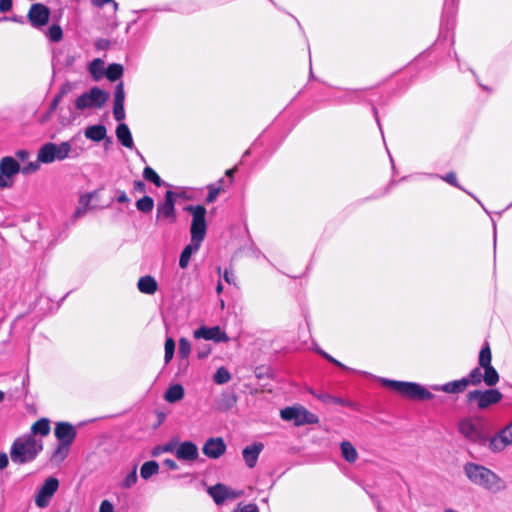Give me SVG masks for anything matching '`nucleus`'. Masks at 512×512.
<instances>
[{
  "label": "nucleus",
  "instance_id": "nucleus-1",
  "mask_svg": "<svg viewBox=\"0 0 512 512\" xmlns=\"http://www.w3.org/2000/svg\"><path fill=\"white\" fill-rule=\"evenodd\" d=\"M186 210L192 214V223L190 228L191 241L183 249L179 258V266L182 269H185L189 265L192 254L196 253L200 249L207 229L205 207L201 205L188 206L186 207Z\"/></svg>",
  "mask_w": 512,
  "mask_h": 512
},
{
  "label": "nucleus",
  "instance_id": "nucleus-2",
  "mask_svg": "<svg viewBox=\"0 0 512 512\" xmlns=\"http://www.w3.org/2000/svg\"><path fill=\"white\" fill-rule=\"evenodd\" d=\"M464 473L473 484L492 493H498L506 488L505 481L485 466L470 462L465 464Z\"/></svg>",
  "mask_w": 512,
  "mask_h": 512
},
{
  "label": "nucleus",
  "instance_id": "nucleus-3",
  "mask_svg": "<svg viewBox=\"0 0 512 512\" xmlns=\"http://www.w3.org/2000/svg\"><path fill=\"white\" fill-rule=\"evenodd\" d=\"M43 450V441L34 435H22L14 440L10 448V457L15 464L32 462Z\"/></svg>",
  "mask_w": 512,
  "mask_h": 512
},
{
  "label": "nucleus",
  "instance_id": "nucleus-4",
  "mask_svg": "<svg viewBox=\"0 0 512 512\" xmlns=\"http://www.w3.org/2000/svg\"><path fill=\"white\" fill-rule=\"evenodd\" d=\"M71 145L68 142L60 144L46 143L43 145L37 155V161L28 162L22 167V173L25 175L36 172L40 168V163H52L62 161L69 156Z\"/></svg>",
  "mask_w": 512,
  "mask_h": 512
},
{
  "label": "nucleus",
  "instance_id": "nucleus-5",
  "mask_svg": "<svg viewBox=\"0 0 512 512\" xmlns=\"http://www.w3.org/2000/svg\"><path fill=\"white\" fill-rule=\"evenodd\" d=\"M382 385L391 388L401 396L412 400H431L434 396L425 387L414 382H404L379 378Z\"/></svg>",
  "mask_w": 512,
  "mask_h": 512
},
{
  "label": "nucleus",
  "instance_id": "nucleus-6",
  "mask_svg": "<svg viewBox=\"0 0 512 512\" xmlns=\"http://www.w3.org/2000/svg\"><path fill=\"white\" fill-rule=\"evenodd\" d=\"M457 428L458 432L472 443L485 445L489 441L480 418H463L458 422Z\"/></svg>",
  "mask_w": 512,
  "mask_h": 512
},
{
  "label": "nucleus",
  "instance_id": "nucleus-7",
  "mask_svg": "<svg viewBox=\"0 0 512 512\" xmlns=\"http://www.w3.org/2000/svg\"><path fill=\"white\" fill-rule=\"evenodd\" d=\"M108 99V94L98 87L91 88L88 92L77 97L75 106L78 110L101 108Z\"/></svg>",
  "mask_w": 512,
  "mask_h": 512
},
{
  "label": "nucleus",
  "instance_id": "nucleus-8",
  "mask_svg": "<svg viewBox=\"0 0 512 512\" xmlns=\"http://www.w3.org/2000/svg\"><path fill=\"white\" fill-rule=\"evenodd\" d=\"M280 415L283 420L292 421L296 426L318 422L317 416L302 406L284 408L281 410Z\"/></svg>",
  "mask_w": 512,
  "mask_h": 512
},
{
  "label": "nucleus",
  "instance_id": "nucleus-9",
  "mask_svg": "<svg viewBox=\"0 0 512 512\" xmlns=\"http://www.w3.org/2000/svg\"><path fill=\"white\" fill-rule=\"evenodd\" d=\"M22 172L19 163L10 156L0 160V189L10 188L13 185L14 177Z\"/></svg>",
  "mask_w": 512,
  "mask_h": 512
},
{
  "label": "nucleus",
  "instance_id": "nucleus-10",
  "mask_svg": "<svg viewBox=\"0 0 512 512\" xmlns=\"http://www.w3.org/2000/svg\"><path fill=\"white\" fill-rule=\"evenodd\" d=\"M491 350L488 344H486L480 351L479 354V366L484 370L483 381L487 386H494L499 381V374L495 368L491 365Z\"/></svg>",
  "mask_w": 512,
  "mask_h": 512
},
{
  "label": "nucleus",
  "instance_id": "nucleus-11",
  "mask_svg": "<svg viewBox=\"0 0 512 512\" xmlns=\"http://www.w3.org/2000/svg\"><path fill=\"white\" fill-rule=\"evenodd\" d=\"M502 397L501 392L496 389L474 390L467 394L468 401L477 402L479 409H486L493 404H497L501 401Z\"/></svg>",
  "mask_w": 512,
  "mask_h": 512
},
{
  "label": "nucleus",
  "instance_id": "nucleus-12",
  "mask_svg": "<svg viewBox=\"0 0 512 512\" xmlns=\"http://www.w3.org/2000/svg\"><path fill=\"white\" fill-rule=\"evenodd\" d=\"M59 487V481L54 477L47 478L35 494V504L39 508L49 505Z\"/></svg>",
  "mask_w": 512,
  "mask_h": 512
},
{
  "label": "nucleus",
  "instance_id": "nucleus-13",
  "mask_svg": "<svg viewBox=\"0 0 512 512\" xmlns=\"http://www.w3.org/2000/svg\"><path fill=\"white\" fill-rule=\"evenodd\" d=\"M175 193L167 191L163 202L157 205L156 218L159 221H167L173 223L176 220V212L174 206Z\"/></svg>",
  "mask_w": 512,
  "mask_h": 512
},
{
  "label": "nucleus",
  "instance_id": "nucleus-14",
  "mask_svg": "<svg viewBox=\"0 0 512 512\" xmlns=\"http://www.w3.org/2000/svg\"><path fill=\"white\" fill-rule=\"evenodd\" d=\"M510 445H512V422L489 438L488 441V448L494 453L502 452Z\"/></svg>",
  "mask_w": 512,
  "mask_h": 512
},
{
  "label": "nucleus",
  "instance_id": "nucleus-15",
  "mask_svg": "<svg viewBox=\"0 0 512 512\" xmlns=\"http://www.w3.org/2000/svg\"><path fill=\"white\" fill-rule=\"evenodd\" d=\"M124 101V84L123 82H119L115 86L113 99V116L119 122L116 128H128V126L125 123H123V120L125 119Z\"/></svg>",
  "mask_w": 512,
  "mask_h": 512
},
{
  "label": "nucleus",
  "instance_id": "nucleus-16",
  "mask_svg": "<svg viewBox=\"0 0 512 512\" xmlns=\"http://www.w3.org/2000/svg\"><path fill=\"white\" fill-rule=\"evenodd\" d=\"M50 10L41 3H35L30 7L28 19L35 28L45 26L49 21Z\"/></svg>",
  "mask_w": 512,
  "mask_h": 512
},
{
  "label": "nucleus",
  "instance_id": "nucleus-17",
  "mask_svg": "<svg viewBox=\"0 0 512 512\" xmlns=\"http://www.w3.org/2000/svg\"><path fill=\"white\" fill-rule=\"evenodd\" d=\"M193 336L196 339L211 340L216 343L229 341V337L219 326L200 327L193 332Z\"/></svg>",
  "mask_w": 512,
  "mask_h": 512
},
{
  "label": "nucleus",
  "instance_id": "nucleus-18",
  "mask_svg": "<svg viewBox=\"0 0 512 512\" xmlns=\"http://www.w3.org/2000/svg\"><path fill=\"white\" fill-rule=\"evenodd\" d=\"M208 493L218 505L222 504L225 500L236 499L242 494L240 491L232 490L223 484H216L212 487H209Z\"/></svg>",
  "mask_w": 512,
  "mask_h": 512
},
{
  "label": "nucleus",
  "instance_id": "nucleus-19",
  "mask_svg": "<svg viewBox=\"0 0 512 512\" xmlns=\"http://www.w3.org/2000/svg\"><path fill=\"white\" fill-rule=\"evenodd\" d=\"M226 451V444L221 437H212L206 440L202 447L203 454L210 459L220 458Z\"/></svg>",
  "mask_w": 512,
  "mask_h": 512
},
{
  "label": "nucleus",
  "instance_id": "nucleus-20",
  "mask_svg": "<svg viewBox=\"0 0 512 512\" xmlns=\"http://www.w3.org/2000/svg\"><path fill=\"white\" fill-rule=\"evenodd\" d=\"M174 454L179 460L190 462L195 461L199 456L197 446L191 441H185L177 446L175 445Z\"/></svg>",
  "mask_w": 512,
  "mask_h": 512
},
{
  "label": "nucleus",
  "instance_id": "nucleus-21",
  "mask_svg": "<svg viewBox=\"0 0 512 512\" xmlns=\"http://www.w3.org/2000/svg\"><path fill=\"white\" fill-rule=\"evenodd\" d=\"M55 436L59 440V443H66L71 445L76 436V431L71 424L61 422L58 423L55 427Z\"/></svg>",
  "mask_w": 512,
  "mask_h": 512
},
{
  "label": "nucleus",
  "instance_id": "nucleus-22",
  "mask_svg": "<svg viewBox=\"0 0 512 512\" xmlns=\"http://www.w3.org/2000/svg\"><path fill=\"white\" fill-rule=\"evenodd\" d=\"M263 448H264V445L260 442H257L252 445L246 446L243 449V451H242L243 459L245 461V464L249 468L255 467L258 457H259L260 453L262 452Z\"/></svg>",
  "mask_w": 512,
  "mask_h": 512
},
{
  "label": "nucleus",
  "instance_id": "nucleus-23",
  "mask_svg": "<svg viewBox=\"0 0 512 512\" xmlns=\"http://www.w3.org/2000/svg\"><path fill=\"white\" fill-rule=\"evenodd\" d=\"M468 386V380L465 378L455 380L452 382L445 383L443 385H433L431 388L434 391H442L445 393H461L466 390Z\"/></svg>",
  "mask_w": 512,
  "mask_h": 512
},
{
  "label": "nucleus",
  "instance_id": "nucleus-24",
  "mask_svg": "<svg viewBox=\"0 0 512 512\" xmlns=\"http://www.w3.org/2000/svg\"><path fill=\"white\" fill-rule=\"evenodd\" d=\"M137 287L141 293L153 295L158 289V284L152 276L147 275L139 278Z\"/></svg>",
  "mask_w": 512,
  "mask_h": 512
},
{
  "label": "nucleus",
  "instance_id": "nucleus-25",
  "mask_svg": "<svg viewBox=\"0 0 512 512\" xmlns=\"http://www.w3.org/2000/svg\"><path fill=\"white\" fill-rule=\"evenodd\" d=\"M88 72L94 81L101 80L105 75V63L101 58H96L88 64Z\"/></svg>",
  "mask_w": 512,
  "mask_h": 512
},
{
  "label": "nucleus",
  "instance_id": "nucleus-26",
  "mask_svg": "<svg viewBox=\"0 0 512 512\" xmlns=\"http://www.w3.org/2000/svg\"><path fill=\"white\" fill-rule=\"evenodd\" d=\"M50 433V422L46 418H42L36 421L30 430L28 435H34L35 437L41 438L47 436Z\"/></svg>",
  "mask_w": 512,
  "mask_h": 512
},
{
  "label": "nucleus",
  "instance_id": "nucleus-27",
  "mask_svg": "<svg viewBox=\"0 0 512 512\" xmlns=\"http://www.w3.org/2000/svg\"><path fill=\"white\" fill-rule=\"evenodd\" d=\"M184 397V388L180 384H174L168 387L164 394V399L169 403H175Z\"/></svg>",
  "mask_w": 512,
  "mask_h": 512
},
{
  "label": "nucleus",
  "instance_id": "nucleus-28",
  "mask_svg": "<svg viewBox=\"0 0 512 512\" xmlns=\"http://www.w3.org/2000/svg\"><path fill=\"white\" fill-rule=\"evenodd\" d=\"M123 73L124 68L121 64L112 63L106 68L104 77L109 81L114 82L119 80L123 76Z\"/></svg>",
  "mask_w": 512,
  "mask_h": 512
},
{
  "label": "nucleus",
  "instance_id": "nucleus-29",
  "mask_svg": "<svg viewBox=\"0 0 512 512\" xmlns=\"http://www.w3.org/2000/svg\"><path fill=\"white\" fill-rule=\"evenodd\" d=\"M340 448L342 456L346 461L353 463L357 460L358 453L355 447L350 442L343 441L340 445Z\"/></svg>",
  "mask_w": 512,
  "mask_h": 512
},
{
  "label": "nucleus",
  "instance_id": "nucleus-30",
  "mask_svg": "<svg viewBox=\"0 0 512 512\" xmlns=\"http://www.w3.org/2000/svg\"><path fill=\"white\" fill-rule=\"evenodd\" d=\"M158 471H159V465L156 461H147L141 466L140 476L144 480H148L150 477L157 474Z\"/></svg>",
  "mask_w": 512,
  "mask_h": 512
},
{
  "label": "nucleus",
  "instance_id": "nucleus-31",
  "mask_svg": "<svg viewBox=\"0 0 512 512\" xmlns=\"http://www.w3.org/2000/svg\"><path fill=\"white\" fill-rule=\"evenodd\" d=\"M70 444L59 443L51 459L56 463L62 462L68 455Z\"/></svg>",
  "mask_w": 512,
  "mask_h": 512
},
{
  "label": "nucleus",
  "instance_id": "nucleus-32",
  "mask_svg": "<svg viewBox=\"0 0 512 512\" xmlns=\"http://www.w3.org/2000/svg\"><path fill=\"white\" fill-rule=\"evenodd\" d=\"M153 207L154 201L150 196H144L136 202V208L143 213L151 212Z\"/></svg>",
  "mask_w": 512,
  "mask_h": 512
},
{
  "label": "nucleus",
  "instance_id": "nucleus-33",
  "mask_svg": "<svg viewBox=\"0 0 512 512\" xmlns=\"http://www.w3.org/2000/svg\"><path fill=\"white\" fill-rule=\"evenodd\" d=\"M143 178L147 181L154 183L157 187H160L163 185L162 179L151 167L144 168Z\"/></svg>",
  "mask_w": 512,
  "mask_h": 512
},
{
  "label": "nucleus",
  "instance_id": "nucleus-34",
  "mask_svg": "<svg viewBox=\"0 0 512 512\" xmlns=\"http://www.w3.org/2000/svg\"><path fill=\"white\" fill-rule=\"evenodd\" d=\"M482 368L476 367L474 368L467 377H465V380H468V385H474L477 386L483 381V373Z\"/></svg>",
  "mask_w": 512,
  "mask_h": 512
},
{
  "label": "nucleus",
  "instance_id": "nucleus-35",
  "mask_svg": "<svg viewBox=\"0 0 512 512\" xmlns=\"http://www.w3.org/2000/svg\"><path fill=\"white\" fill-rule=\"evenodd\" d=\"M231 379L230 372L225 367H220L217 369L216 373L213 376V380L217 384H225L229 382Z\"/></svg>",
  "mask_w": 512,
  "mask_h": 512
},
{
  "label": "nucleus",
  "instance_id": "nucleus-36",
  "mask_svg": "<svg viewBox=\"0 0 512 512\" xmlns=\"http://www.w3.org/2000/svg\"><path fill=\"white\" fill-rule=\"evenodd\" d=\"M46 36L52 41V42H59L63 38V31L62 28L59 25H52L49 27V29L46 32Z\"/></svg>",
  "mask_w": 512,
  "mask_h": 512
},
{
  "label": "nucleus",
  "instance_id": "nucleus-37",
  "mask_svg": "<svg viewBox=\"0 0 512 512\" xmlns=\"http://www.w3.org/2000/svg\"><path fill=\"white\" fill-rule=\"evenodd\" d=\"M117 138L125 147H133V139L130 130H116Z\"/></svg>",
  "mask_w": 512,
  "mask_h": 512
},
{
  "label": "nucleus",
  "instance_id": "nucleus-38",
  "mask_svg": "<svg viewBox=\"0 0 512 512\" xmlns=\"http://www.w3.org/2000/svg\"><path fill=\"white\" fill-rule=\"evenodd\" d=\"M164 349H165L164 361L166 364H168L172 360V358L174 356V351H175V342L171 337L166 338Z\"/></svg>",
  "mask_w": 512,
  "mask_h": 512
},
{
  "label": "nucleus",
  "instance_id": "nucleus-39",
  "mask_svg": "<svg viewBox=\"0 0 512 512\" xmlns=\"http://www.w3.org/2000/svg\"><path fill=\"white\" fill-rule=\"evenodd\" d=\"M191 352V343L186 338H180L179 339V348L178 353L180 357L187 358L190 355Z\"/></svg>",
  "mask_w": 512,
  "mask_h": 512
},
{
  "label": "nucleus",
  "instance_id": "nucleus-40",
  "mask_svg": "<svg viewBox=\"0 0 512 512\" xmlns=\"http://www.w3.org/2000/svg\"><path fill=\"white\" fill-rule=\"evenodd\" d=\"M221 183H222V180L219 182L218 185H210L209 186V193L206 198L207 203H212L213 201H215L217 196L220 194V192L222 191Z\"/></svg>",
  "mask_w": 512,
  "mask_h": 512
},
{
  "label": "nucleus",
  "instance_id": "nucleus-41",
  "mask_svg": "<svg viewBox=\"0 0 512 512\" xmlns=\"http://www.w3.org/2000/svg\"><path fill=\"white\" fill-rule=\"evenodd\" d=\"M136 482H137V472H136V467H134L133 470L123 479L121 485L123 488H130L133 485H135Z\"/></svg>",
  "mask_w": 512,
  "mask_h": 512
},
{
  "label": "nucleus",
  "instance_id": "nucleus-42",
  "mask_svg": "<svg viewBox=\"0 0 512 512\" xmlns=\"http://www.w3.org/2000/svg\"><path fill=\"white\" fill-rule=\"evenodd\" d=\"M85 136L93 141H101L106 136V130H85Z\"/></svg>",
  "mask_w": 512,
  "mask_h": 512
},
{
  "label": "nucleus",
  "instance_id": "nucleus-43",
  "mask_svg": "<svg viewBox=\"0 0 512 512\" xmlns=\"http://www.w3.org/2000/svg\"><path fill=\"white\" fill-rule=\"evenodd\" d=\"M175 451V444L173 442H169L163 446H157L152 450L153 456H159L162 453L165 452H173Z\"/></svg>",
  "mask_w": 512,
  "mask_h": 512
},
{
  "label": "nucleus",
  "instance_id": "nucleus-44",
  "mask_svg": "<svg viewBox=\"0 0 512 512\" xmlns=\"http://www.w3.org/2000/svg\"><path fill=\"white\" fill-rule=\"evenodd\" d=\"M96 194V192L82 194L79 197L78 204L88 209L91 200L96 196Z\"/></svg>",
  "mask_w": 512,
  "mask_h": 512
},
{
  "label": "nucleus",
  "instance_id": "nucleus-45",
  "mask_svg": "<svg viewBox=\"0 0 512 512\" xmlns=\"http://www.w3.org/2000/svg\"><path fill=\"white\" fill-rule=\"evenodd\" d=\"M92 4L97 7H103L105 4H111L113 6V13L118 10V3L115 0H91Z\"/></svg>",
  "mask_w": 512,
  "mask_h": 512
},
{
  "label": "nucleus",
  "instance_id": "nucleus-46",
  "mask_svg": "<svg viewBox=\"0 0 512 512\" xmlns=\"http://www.w3.org/2000/svg\"><path fill=\"white\" fill-rule=\"evenodd\" d=\"M99 512H114L113 504L109 500H103L100 504Z\"/></svg>",
  "mask_w": 512,
  "mask_h": 512
},
{
  "label": "nucleus",
  "instance_id": "nucleus-47",
  "mask_svg": "<svg viewBox=\"0 0 512 512\" xmlns=\"http://www.w3.org/2000/svg\"><path fill=\"white\" fill-rule=\"evenodd\" d=\"M444 181H446L447 183L455 186V187H458L460 188L458 182H457V179H456V175L455 173L451 172L449 174H447L446 176L444 177H441Z\"/></svg>",
  "mask_w": 512,
  "mask_h": 512
},
{
  "label": "nucleus",
  "instance_id": "nucleus-48",
  "mask_svg": "<svg viewBox=\"0 0 512 512\" xmlns=\"http://www.w3.org/2000/svg\"><path fill=\"white\" fill-rule=\"evenodd\" d=\"M87 210H88L87 208L78 204L73 213V219L77 220V219L83 217L86 214Z\"/></svg>",
  "mask_w": 512,
  "mask_h": 512
},
{
  "label": "nucleus",
  "instance_id": "nucleus-49",
  "mask_svg": "<svg viewBox=\"0 0 512 512\" xmlns=\"http://www.w3.org/2000/svg\"><path fill=\"white\" fill-rule=\"evenodd\" d=\"M12 8V0H0V11L5 13Z\"/></svg>",
  "mask_w": 512,
  "mask_h": 512
},
{
  "label": "nucleus",
  "instance_id": "nucleus-50",
  "mask_svg": "<svg viewBox=\"0 0 512 512\" xmlns=\"http://www.w3.org/2000/svg\"><path fill=\"white\" fill-rule=\"evenodd\" d=\"M223 278L228 284H235V276L233 272L225 270L223 273Z\"/></svg>",
  "mask_w": 512,
  "mask_h": 512
},
{
  "label": "nucleus",
  "instance_id": "nucleus-51",
  "mask_svg": "<svg viewBox=\"0 0 512 512\" xmlns=\"http://www.w3.org/2000/svg\"><path fill=\"white\" fill-rule=\"evenodd\" d=\"M239 512H259L255 504H247L239 508Z\"/></svg>",
  "mask_w": 512,
  "mask_h": 512
},
{
  "label": "nucleus",
  "instance_id": "nucleus-52",
  "mask_svg": "<svg viewBox=\"0 0 512 512\" xmlns=\"http://www.w3.org/2000/svg\"><path fill=\"white\" fill-rule=\"evenodd\" d=\"M15 155L21 162H25L30 157V153L27 150H18Z\"/></svg>",
  "mask_w": 512,
  "mask_h": 512
},
{
  "label": "nucleus",
  "instance_id": "nucleus-53",
  "mask_svg": "<svg viewBox=\"0 0 512 512\" xmlns=\"http://www.w3.org/2000/svg\"><path fill=\"white\" fill-rule=\"evenodd\" d=\"M133 189L135 192L144 193L145 192V184L142 181H135L133 183Z\"/></svg>",
  "mask_w": 512,
  "mask_h": 512
},
{
  "label": "nucleus",
  "instance_id": "nucleus-54",
  "mask_svg": "<svg viewBox=\"0 0 512 512\" xmlns=\"http://www.w3.org/2000/svg\"><path fill=\"white\" fill-rule=\"evenodd\" d=\"M318 352L323 356L325 357L327 360H329L330 362L336 364L337 366L339 367H343L344 368V365L342 363H340L339 361H337L336 359H334L333 357H331L330 355H328L327 353H325L324 351L322 350H318Z\"/></svg>",
  "mask_w": 512,
  "mask_h": 512
},
{
  "label": "nucleus",
  "instance_id": "nucleus-55",
  "mask_svg": "<svg viewBox=\"0 0 512 512\" xmlns=\"http://www.w3.org/2000/svg\"><path fill=\"white\" fill-rule=\"evenodd\" d=\"M9 460L6 453H0V470L8 466Z\"/></svg>",
  "mask_w": 512,
  "mask_h": 512
},
{
  "label": "nucleus",
  "instance_id": "nucleus-56",
  "mask_svg": "<svg viewBox=\"0 0 512 512\" xmlns=\"http://www.w3.org/2000/svg\"><path fill=\"white\" fill-rule=\"evenodd\" d=\"M65 93H66V92H65V90H61V91H60V92H59V93L54 97V99H53V101H52V104H51V106H52V108H53V109H54V108H56V106H57V105H58V103L61 101V99H62V97H63V95H64Z\"/></svg>",
  "mask_w": 512,
  "mask_h": 512
},
{
  "label": "nucleus",
  "instance_id": "nucleus-57",
  "mask_svg": "<svg viewBox=\"0 0 512 512\" xmlns=\"http://www.w3.org/2000/svg\"><path fill=\"white\" fill-rule=\"evenodd\" d=\"M117 201L119 203H127L129 202V198L124 191H120L118 192Z\"/></svg>",
  "mask_w": 512,
  "mask_h": 512
},
{
  "label": "nucleus",
  "instance_id": "nucleus-58",
  "mask_svg": "<svg viewBox=\"0 0 512 512\" xmlns=\"http://www.w3.org/2000/svg\"><path fill=\"white\" fill-rule=\"evenodd\" d=\"M164 465H165V466H167V467H168L169 469H171V470H176V469H178V465H177V463H176L174 460H172V459H166V460L164 461Z\"/></svg>",
  "mask_w": 512,
  "mask_h": 512
},
{
  "label": "nucleus",
  "instance_id": "nucleus-59",
  "mask_svg": "<svg viewBox=\"0 0 512 512\" xmlns=\"http://www.w3.org/2000/svg\"><path fill=\"white\" fill-rule=\"evenodd\" d=\"M76 57L73 55H68L65 60V66L70 67L74 64Z\"/></svg>",
  "mask_w": 512,
  "mask_h": 512
},
{
  "label": "nucleus",
  "instance_id": "nucleus-60",
  "mask_svg": "<svg viewBox=\"0 0 512 512\" xmlns=\"http://www.w3.org/2000/svg\"><path fill=\"white\" fill-rule=\"evenodd\" d=\"M234 172H235V168L228 169V170L226 171V175H227L228 177H232V176H233V174H234Z\"/></svg>",
  "mask_w": 512,
  "mask_h": 512
},
{
  "label": "nucleus",
  "instance_id": "nucleus-61",
  "mask_svg": "<svg viewBox=\"0 0 512 512\" xmlns=\"http://www.w3.org/2000/svg\"><path fill=\"white\" fill-rule=\"evenodd\" d=\"M216 291L218 294H220L223 291V286L221 283H218V285L216 287Z\"/></svg>",
  "mask_w": 512,
  "mask_h": 512
},
{
  "label": "nucleus",
  "instance_id": "nucleus-62",
  "mask_svg": "<svg viewBox=\"0 0 512 512\" xmlns=\"http://www.w3.org/2000/svg\"><path fill=\"white\" fill-rule=\"evenodd\" d=\"M209 352H210V351H207V352H199V353H198V356H199V358H204V357H206V356L209 354Z\"/></svg>",
  "mask_w": 512,
  "mask_h": 512
},
{
  "label": "nucleus",
  "instance_id": "nucleus-63",
  "mask_svg": "<svg viewBox=\"0 0 512 512\" xmlns=\"http://www.w3.org/2000/svg\"><path fill=\"white\" fill-rule=\"evenodd\" d=\"M5 398V393L0 390V402H2Z\"/></svg>",
  "mask_w": 512,
  "mask_h": 512
},
{
  "label": "nucleus",
  "instance_id": "nucleus-64",
  "mask_svg": "<svg viewBox=\"0 0 512 512\" xmlns=\"http://www.w3.org/2000/svg\"><path fill=\"white\" fill-rule=\"evenodd\" d=\"M444 512H458V511H455L453 509H446Z\"/></svg>",
  "mask_w": 512,
  "mask_h": 512
}]
</instances>
